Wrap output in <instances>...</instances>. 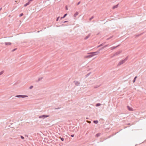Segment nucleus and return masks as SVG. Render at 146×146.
Here are the masks:
<instances>
[{"label": "nucleus", "instance_id": "f257e3e1", "mask_svg": "<svg viewBox=\"0 0 146 146\" xmlns=\"http://www.w3.org/2000/svg\"><path fill=\"white\" fill-rule=\"evenodd\" d=\"M128 57V56H127L124 59L121 60L118 63L117 66H120L125 62L127 60Z\"/></svg>", "mask_w": 146, "mask_h": 146}, {"label": "nucleus", "instance_id": "f03ea898", "mask_svg": "<svg viewBox=\"0 0 146 146\" xmlns=\"http://www.w3.org/2000/svg\"><path fill=\"white\" fill-rule=\"evenodd\" d=\"M100 50V49L98 51L90 52L89 53V54H92V56H93L95 55H98L99 53V51Z\"/></svg>", "mask_w": 146, "mask_h": 146}, {"label": "nucleus", "instance_id": "7ed1b4c3", "mask_svg": "<svg viewBox=\"0 0 146 146\" xmlns=\"http://www.w3.org/2000/svg\"><path fill=\"white\" fill-rule=\"evenodd\" d=\"M49 116L48 115H42L39 116V118H42L43 119H44L45 118L48 117Z\"/></svg>", "mask_w": 146, "mask_h": 146}, {"label": "nucleus", "instance_id": "20e7f679", "mask_svg": "<svg viewBox=\"0 0 146 146\" xmlns=\"http://www.w3.org/2000/svg\"><path fill=\"white\" fill-rule=\"evenodd\" d=\"M27 97V96L26 95H17L15 96V97L17 98H25Z\"/></svg>", "mask_w": 146, "mask_h": 146}, {"label": "nucleus", "instance_id": "39448f33", "mask_svg": "<svg viewBox=\"0 0 146 146\" xmlns=\"http://www.w3.org/2000/svg\"><path fill=\"white\" fill-rule=\"evenodd\" d=\"M73 82L74 83L75 85L76 86H79L80 85V84L78 81H76L75 80Z\"/></svg>", "mask_w": 146, "mask_h": 146}, {"label": "nucleus", "instance_id": "423d86ee", "mask_svg": "<svg viewBox=\"0 0 146 146\" xmlns=\"http://www.w3.org/2000/svg\"><path fill=\"white\" fill-rule=\"evenodd\" d=\"M121 52V51H119L118 52H117L115 53L113 55V56L112 57H113L114 56H117Z\"/></svg>", "mask_w": 146, "mask_h": 146}, {"label": "nucleus", "instance_id": "0eeeda50", "mask_svg": "<svg viewBox=\"0 0 146 146\" xmlns=\"http://www.w3.org/2000/svg\"><path fill=\"white\" fill-rule=\"evenodd\" d=\"M89 53H88V54H90L85 56V58H90L93 56L92 54H89Z\"/></svg>", "mask_w": 146, "mask_h": 146}, {"label": "nucleus", "instance_id": "6e6552de", "mask_svg": "<svg viewBox=\"0 0 146 146\" xmlns=\"http://www.w3.org/2000/svg\"><path fill=\"white\" fill-rule=\"evenodd\" d=\"M128 110L129 111H133V109L131 107H130L129 106H127Z\"/></svg>", "mask_w": 146, "mask_h": 146}, {"label": "nucleus", "instance_id": "1a4fd4ad", "mask_svg": "<svg viewBox=\"0 0 146 146\" xmlns=\"http://www.w3.org/2000/svg\"><path fill=\"white\" fill-rule=\"evenodd\" d=\"M119 46V45H118L116 46H113L111 48V50H113L115 48H116L118 46Z\"/></svg>", "mask_w": 146, "mask_h": 146}, {"label": "nucleus", "instance_id": "9d476101", "mask_svg": "<svg viewBox=\"0 0 146 146\" xmlns=\"http://www.w3.org/2000/svg\"><path fill=\"white\" fill-rule=\"evenodd\" d=\"M5 44L6 45H10L11 44V43L10 42H5Z\"/></svg>", "mask_w": 146, "mask_h": 146}, {"label": "nucleus", "instance_id": "9b49d317", "mask_svg": "<svg viewBox=\"0 0 146 146\" xmlns=\"http://www.w3.org/2000/svg\"><path fill=\"white\" fill-rule=\"evenodd\" d=\"M67 15V13H66V14H65L64 15L63 17H61L60 19H62L64 18H65L66 16Z\"/></svg>", "mask_w": 146, "mask_h": 146}, {"label": "nucleus", "instance_id": "f8f14e48", "mask_svg": "<svg viewBox=\"0 0 146 146\" xmlns=\"http://www.w3.org/2000/svg\"><path fill=\"white\" fill-rule=\"evenodd\" d=\"M90 34H88L87 36H86L85 37V38H84L86 40V39H87L90 37Z\"/></svg>", "mask_w": 146, "mask_h": 146}, {"label": "nucleus", "instance_id": "ddd939ff", "mask_svg": "<svg viewBox=\"0 0 146 146\" xmlns=\"http://www.w3.org/2000/svg\"><path fill=\"white\" fill-rule=\"evenodd\" d=\"M30 3L29 1L28 2L25 4L24 5V7H26L28 5H29L30 4Z\"/></svg>", "mask_w": 146, "mask_h": 146}, {"label": "nucleus", "instance_id": "4468645a", "mask_svg": "<svg viewBox=\"0 0 146 146\" xmlns=\"http://www.w3.org/2000/svg\"><path fill=\"white\" fill-rule=\"evenodd\" d=\"M118 5H119V4H117V5H115L113 7V9H114L117 8L118 7Z\"/></svg>", "mask_w": 146, "mask_h": 146}, {"label": "nucleus", "instance_id": "2eb2a0df", "mask_svg": "<svg viewBox=\"0 0 146 146\" xmlns=\"http://www.w3.org/2000/svg\"><path fill=\"white\" fill-rule=\"evenodd\" d=\"M78 14V13L77 12H76L74 15V17H76Z\"/></svg>", "mask_w": 146, "mask_h": 146}, {"label": "nucleus", "instance_id": "dca6fc26", "mask_svg": "<svg viewBox=\"0 0 146 146\" xmlns=\"http://www.w3.org/2000/svg\"><path fill=\"white\" fill-rule=\"evenodd\" d=\"M93 122L96 124H97L98 123V120H94L93 121Z\"/></svg>", "mask_w": 146, "mask_h": 146}, {"label": "nucleus", "instance_id": "f3484780", "mask_svg": "<svg viewBox=\"0 0 146 146\" xmlns=\"http://www.w3.org/2000/svg\"><path fill=\"white\" fill-rule=\"evenodd\" d=\"M100 135V133H98L96 135V136L97 137H98Z\"/></svg>", "mask_w": 146, "mask_h": 146}, {"label": "nucleus", "instance_id": "a211bd4d", "mask_svg": "<svg viewBox=\"0 0 146 146\" xmlns=\"http://www.w3.org/2000/svg\"><path fill=\"white\" fill-rule=\"evenodd\" d=\"M91 72H90L89 73H88V74H87L86 75V76H85V77L86 78H87V77H88V76H89V75L91 74Z\"/></svg>", "mask_w": 146, "mask_h": 146}, {"label": "nucleus", "instance_id": "6ab92c4d", "mask_svg": "<svg viewBox=\"0 0 146 146\" xmlns=\"http://www.w3.org/2000/svg\"><path fill=\"white\" fill-rule=\"evenodd\" d=\"M43 77H41V78H38V80L37 81H36V82H38L40 80H42L43 78Z\"/></svg>", "mask_w": 146, "mask_h": 146}, {"label": "nucleus", "instance_id": "aec40b11", "mask_svg": "<svg viewBox=\"0 0 146 146\" xmlns=\"http://www.w3.org/2000/svg\"><path fill=\"white\" fill-rule=\"evenodd\" d=\"M137 78V76H135L134 77V79H133V83H134L135 82V80H136V79Z\"/></svg>", "mask_w": 146, "mask_h": 146}, {"label": "nucleus", "instance_id": "412c9836", "mask_svg": "<svg viewBox=\"0 0 146 146\" xmlns=\"http://www.w3.org/2000/svg\"><path fill=\"white\" fill-rule=\"evenodd\" d=\"M101 105V104L100 103H97L96 104V106H99Z\"/></svg>", "mask_w": 146, "mask_h": 146}, {"label": "nucleus", "instance_id": "4be33fe9", "mask_svg": "<svg viewBox=\"0 0 146 146\" xmlns=\"http://www.w3.org/2000/svg\"><path fill=\"white\" fill-rule=\"evenodd\" d=\"M104 45V43L102 44H100V45H99V46H98L97 48L100 47L103 45Z\"/></svg>", "mask_w": 146, "mask_h": 146}, {"label": "nucleus", "instance_id": "5701e85b", "mask_svg": "<svg viewBox=\"0 0 146 146\" xmlns=\"http://www.w3.org/2000/svg\"><path fill=\"white\" fill-rule=\"evenodd\" d=\"M113 36H110V37L107 38V40H109L110 39L112 38L113 37Z\"/></svg>", "mask_w": 146, "mask_h": 146}, {"label": "nucleus", "instance_id": "b1692460", "mask_svg": "<svg viewBox=\"0 0 146 146\" xmlns=\"http://www.w3.org/2000/svg\"><path fill=\"white\" fill-rule=\"evenodd\" d=\"M60 139L62 141H64V139L63 138V137H60Z\"/></svg>", "mask_w": 146, "mask_h": 146}, {"label": "nucleus", "instance_id": "393cba45", "mask_svg": "<svg viewBox=\"0 0 146 146\" xmlns=\"http://www.w3.org/2000/svg\"><path fill=\"white\" fill-rule=\"evenodd\" d=\"M108 46V45H105V46H104L102 48V49H103L106 47H107Z\"/></svg>", "mask_w": 146, "mask_h": 146}, {"label": "nucleus", "instance_id": "a878e982", "mask_svg": "<svg viewBox=\"0 0 146 146\" xmlns=\"http://www.w3.org/2000/svg\"><path fill=\"white\" fill-rule=\"evenodd\" d=\"M94 18V16H92L90 18L89 20L90 21H91L92 19Z\"/></svg>", "mask_w": 146, "mask_h": 146}, {"label": "nucleus", "instance_id": "bb28decb", "mask_svg": "<svg viewBox=\"0 0 146 146\" xmlns=\"http://www.w3.org/2000/svg\"><path fill=\"white\" fill-rule=\"evenodd\" d=\"M23 13H21L20 15H19V17H21V16H23Z\"/></svg>", "mask_w": 146, "mask_h": 146}, {"label": "nucleus", "instance_id": "cd10ccee", "mask_svg": "<svg viewBox=\"0 0 146 146\" xmlns=\"http://www.w3.org/2000/svg\"><path fill=\"white\" fill-rule=\"evenodd\" d=\"M3 72H4L3 71H2L0 72V75L2 74L3 73Z\"/></svg>", "mask_w": 146, "mask_h": 146}, {"label": "nucleus", "instance_id": "c85d7f7f", "mask_svg": "<svg viewBox=\"0 0 146 146\" xmlns=\"http://www.w3.org/2000/svg\"><path fill=\"white\" fill-rule=\"evenodd\" d=\"M33 87V86H31L29 87V89H32Z\"/></svg>", "mask_w": 146, "mask_h": 146}, {"label": "nucleus", "instance_id": "c756f323", "mask_svg": "<svg viewBox=\"0 0 146 146\" xmlns=\"http://www.w3.org/2000/svg\"><path fill=\"white\" fill-rule=\"evenodd\" d=\"M21 138L22 139H24V137H23V136H22V135L21 136Z\"/></svg>", "mask_w": 146, "mask_h": 146}, {"label": "nucleus", "instance_id": "7c9ffc66", "mask_svg": "<svg viewBox=\"0 0 146 146\" xmlns=\"http://www.w3.org/2000/svg\"><path fill=\"white\" fill-rule=\"evenodd\" d=\"M60 17L59 16V17H58L57 18V19H56V21H58V20H59V18H60Z\"/></svg>", "mask_w": 146, "mask_h": 146}, {"label": "nucleus", "instance_id": "2f4dec72", "mask_svg": "<svg viewBox=\"0 0 146 146\" xmlns=\"http://www.w3.org/2000/svg\"><path fill=\"white\" fill-rule=\"evenodd\" d=\"M17 49V48H15L13 49L12 50V52H14V51H15Z\"/></svg>", "mask_w": 146, "mask_h": 146}, {"label": "nucleus", "instance_id": "473e14b6", "mask_svg": "<svg viewBox=\"0 0 146 146\" xmlns=\"http://www.w3.org/2000/svg\"><path fill=\"white\" fill-rule=\"evenodd\" d=\"M60 108H54V109H55V110H58V109H60Z\"/></svg>", "mask_w": 146, "mask_h": 146}, {"label": "nucleus", "instance_id": "72a5a7b5", "mask_svg": "<svg viewBox=\"0 0 146 146\" xmlns=\"http://www.w3.org/2000/svg\"><path fill=\"white\" fill-rule=\"evenodd\" d=\"M65 8L66 10H68V8L67 6H66Z\"/></svg>", "mask_w": 146, "mask_h": 146}, {"label": "nucleus", "instance_id": "f704fd0d", "mask_svg": "<svg viewBox=\"0 0 146 146\" xmlns=\"http://www.w3.org/2000/svg\"><path fill=\"white\" fill-rule=\"evenodd\" d=\"M80 3V1H79L77 4V5H79Z\"/></svg>", "mask_w": 146, "mask_h": 146}, {"label": "nucleus", "instance_id": "c9c22d12", "mask_svg": "<svg viewBox=\"0 0 146 146\" xmlns=\"http://www.w3.org/2000/svg\"><path fill=\"white\" fill-rule=\"evenodd\" d=\"M71 136L72 137H73L74 136V134H72L71 135Z\"/></svg>", "mask_w": 146, "mask_h": 146}, {"label": "nucleus", "instance_id": "e433bc0d", "mask_svg": "<svg viewBox=\"0 0 146 146\" xmlns=\"http://www.w3.org/2000/svg\"><path fill=\"white\" fill-rule=\"evenodd\" d=\"M68 21H64L63 23H66Z\"/></svg>", "mask_w": 146, "mask_h": 146}, {"label": "nucleus", "instance_id": "4c0bfd02", "mask_svg": "<svg viewBox=\"0 0 146 146\" xmlns=\"http://www.w3.org/2000/svg\"><path fill=\"white\" fill-rule=\"evenodd\" d=\"M94 88H97V87H94Z\"/></svg>", "mask_w": 146, "mask_h": 146}, {"label": "nucleus", "instance_id": "58836bf2", "mask_svg": "<svg viewBox=\"0 0 146 146\" xmlns=\"http://www.w3.org/2000/svg\"><path fill=\"white\" fill-rule=\"evenodd\" d=\"M40 32L39 31H37V32L38 33V32Z\"/></svg>", "mask_w": 146, "mask_h": 146}]
</instances>
